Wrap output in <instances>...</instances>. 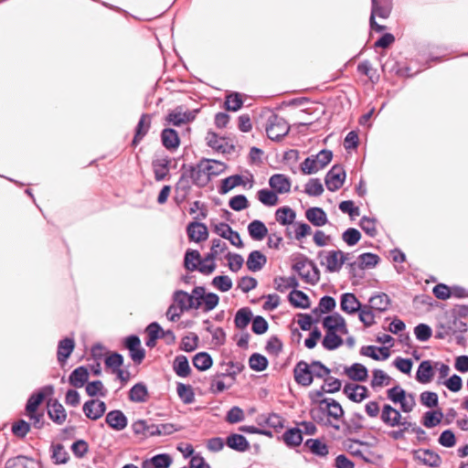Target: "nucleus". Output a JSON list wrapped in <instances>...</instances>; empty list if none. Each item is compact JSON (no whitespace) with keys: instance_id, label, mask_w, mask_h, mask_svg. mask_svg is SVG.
<instances>
[{"instance_id":"31","label":"nucleus","mask_w":468,"mask_h":468,"mask_svg":"<svg viewBox=\"0 0 468 468\" xmlns=\"http://www.w3.org/2000/svg\"><path fill=\"white\" fill-rule=\"evenodd\" d=\"M246 182L244 181V176L239 174L229 176L226 178H223L220 182V185L218 188V192L220 195H226L233 188L239 186H245Z\"/></svg>"},{"instance_id":"14","label":"nucleus","mask_w":468,"mask_h":468,"mask_svg":"<svg viewBox=\"0 0 468 468\" xmlns=\"http://www.w3.org/2000/svg\"><path fill=\"white\" fill-rule=\"evenodd\" d=\"M106 409V403L99 399L87 400L82 407L83 413L91 420L101 419L104 415Z\"/></svg>"},{"instance_id":"19","label":"nucleus","mask_w":468,"mask_h":468,"mask_svg":"<svg viewBox=\"0 0 468 468\" xmlns=\"http://www.w3.org/2000/svg\"><path fill=\"white\" fill-rule=\"evenodd\" d=\"M47 406L49 419L58 425L64 423L67 413L62 404L57 399H49Z\"/></svg>"},{"instance_id":"11","label":"nucleus","mask_w":468,"mask_h":468,"mask_svg":"<svg viewBox=\"0 0 468 468\" xmlns=\"http://www.w3.org/2000/svg\"><path fill=\"white\" fill-rule=\"evenodd\" d=\"M324 329L325 331L338 332L340 335L348 334L346 320L337 312L324 315Z\"/></svg>"},{"instance_id":"41","label":"nucleus","mask_w":468,"mask_h":468,"mask_svg":"<svg viewBox=\"0 0 468 468\" xmlns=\"http://www.w3.org/2000/svg\"><path fill=\"white\" fill-rule=\"evenodd\" d=\"M51 460L54 464H66L69 460V454L61 443H52L50 445Z\"/></svg>"},{"instance_id":"25","label":"nucleus","mask_w":468,"mask_h":468,"mask_svg":"<svg viewBox=\"0 0 468 468\" xmlns=\"http://www.w3.org/2000/svg\"><path fill=\"white\" fill-rule=\"evenodd\" d=\"M269 185L276 194L290 192L291 180L283 174H274L269 179Z\"/></svg>"},{"instance_id":"40","label":"nucleus","mask_w":468,"mask_h":468,"mask_svg":"<svg viewBox=\"0 0 468 468\" xmlns=\"http://www.w3.org/2000/svg\"><path fill=\"white\" fill-rule=\"evenodd\" d=\"M146 332L148 335L153 336L155 339H161L165 337V335H171L172 340H166L167 345L174 344L176 339V335L172 330L168 329L165 331L157 322H152L149 324L146 327Z\"/></svg>"},{"instance_id":"24","label":"nucleus","mask_w":468,"mask_h":468,"mask_svg":"<svg viewBox=\"0 0 468 468\" xmlns=\"http://www.w3.org/2000/svg\"><path fill=\"white\" fill-rule=\"evenodd\" d=\"M170 163L171 159L167 155L152 161V167L155 181H163L168 176L170 171Z\"/></svg>"},{"instance_id":"60","label":"nucleus","mask_w":468,"mask_h":468,"mask_svg":"<svg viewBox=\"0 0 468 468\" xmlns=\"http://www.w3.org/2000/svg\"><path fill=\"white\" fill-rule=\"evenodd\" d=\"M191 296L189 293L184 290H176L173 293V301L177 303L179 310L181 313L188 311V304L191 301Z\"/></svg>"},{"instance_id":"43","label":"nucleus","mask_w":468,"mask_h":468,"mask_svg":"<svg viewBox=\"0 0 468 468\" xmlns=\"http://www.w3.org/2000/svg\"><path fill=\"white\" fill-rule=\"evenodd\" d=\"M173 370L180 378H186L191 374L188 359L184 355H178L173 361Z\"/></svg>"},{"instance_id":"7","label":"nucleus","mask_w":468,"mask_h":468,"mask_svg":"<svg viewBox=\"0 0 468 468\" xmlns=\"http://www.w3.org/2000/svg\"><path fill=\"white\" fill-rule=\"evenodd\" d=\"M346 177V170L341 165H335L326 173L324 181L329 191L340 189Z\"/></svg>"},{"instance_id":"4","label":"nucleus","mask_w":468,"mask_h":468,"mask_svg":"<svg viewBox=\"0 0 468 468\" xmlns=\"http://www.w3.org/2000/svg\"><path fill=\"white\" fill-rule=\"evenodd\" d=\"M266 133L269 139L280 142L290 132V125L284 118L276 113H271L267 122Z\"/></svg>"},{"instance_id":"50","label":"nucleus","mask_w":468,"mask_h":468,"mask_svg":"<svg viewBox=\"0 0 468 468\" xmlns=\"http://www.w3.org/2000/svg\"><path fill=\"white\" fill-rule=\"evenodd\" d=\"M85 390L87 395L91 398L98 396L104 398L107 396V389L104 388L103 383L99 379L88 381L85 386Z\"/></svg>"},{"instance_id":"18","label":"nucleus","mask_w":468,"mask_h":468,"mask_svg":"<svg viewBox=\"0 0 468 468\" xmlns=\"http://www.w3.org/2000/svg\"><path fill=\"white\" fill-rule=\"evenodd\" d=\"M315 315L314 318L309 314H298V324L303 331H309L312 325L322 319V298L319 299L317 305L313 310Z\"/></svg>"},{"instance_id":"48","label":"nucleus","mask_w":468,"mask_h":468,"mask_svg":"<svg viewBox=\"0 0 468 468\" xmlns=\"http://www.w3.org/2000/svg\"><path fill=\"white\" fill-rule=\"evenodd\" d=\"M276 220L282 226L290 225L296 218V213L291 207L284 206L279 207L275 212Z\"/></svg>"},{"instance_id":"27","label":"nucleus","mask_w":468,"mask_h":468,"mask_svg":"<svg viewBox=\"0 0 468 468\" xmlns=\"http://www.w3.org/2000/svg\"><path fill=\"white\" fill-rule=\"evenodd\" d=\"M128 399L133 403H144L149 399L147 386L144 382L135 383L128 392Z\"/></svg>"},{"instance_id":"23","label":"nucleus","mask_w":468,"mask_h":468,"mask_svg":"<svg viewBox=\"0 0 468 468\" xmlns=\"http://www.w3.org/2000/svg\"><path fill=\"white\" fill-rule=\"evenodd\" d=\"M393 9L392 0H371L370 16L387 19Z\"/></svg>"},{"instance_id":"35","label":"nucleus","mask_w":468,"mask_h":468,"mask_svg":"<svg viewBox=\"0 0 468 468\" xmlns=\"http://www.w3.org/2000/svg\"><path fill=\"white\" fill-rule=\"evenodd\" d=\"M321 154L322 150L304 159L301 164V171L303 175H313L322 168V159L319 158Z\"/></svg>"},{"instance_id":"22","label":"nucleus","mask_w":468,"mask_h":468,"mask_svg":"<svg viewBox=\"0 0 468 468\" xmlns=\"http://www.w3.org/2000/svg\"><path fill=\"white\" fill-rule=\"evenodd\" d=\"M362 304L353 292H345L340 297V308L346 314H355L358 313Z\"/></svg>"},{"instance_id":"26","label":"nucleus","mask_w":468,"mask_h":468,"mask_svg":"<svg viewBox=\"0 0 468 468\" xmlns=\"http://www.w3.org/2000/svg\"><path fill=\"white\" fill-rule=\"evenodd\" d=\"M89 377L88 368L85 366H80L69 374L68 381L72 387L80 388L86 386Z\"/></svg>"},{"instance_id":"3","label":"nucleus","mask_w":468,"mask_h":468,"mask_svg":"<svg viewBox=\"0 0 468 468\" xmlns=\"http://www.w3.org/2000/svg\"><path fill=\"white\" fill-rule=\"evenodd\" d=\"M184 267L186 270L198 271L204 275H210L216 270V263L202 264V258L198 250L188 249L184 256Z\"/></svg>"},{"instance_id":"32","label":"nucleus","mask_w":468,"mask_h":468,"mask_svg":"<svg viewBox=\"0 0 468 468\" xmlns=\"http://www.w3.org/2000/svg\"><path fill=\"white\" fill-rule=\"evenodd\" d=\"M267 263V257L261 250H252L249 253L246 265L249 271L256 272L261 271Z\"/></svg>"},{"instance_id":"38","label":"nucleus","mask_w":468,"mask_h":468,"mask_svg":"<svg viewBox=\"0 0 468 468\" xmlns=\"http://www.w3.org/2000/svg\"><path fill=\"white\" fill-rule=\"evenodd\" d=\"M248 233L253 240L261 241L268 235V229L261 220L254 219L248 225Z\"/></svg>"},{"instance_id":"30","label":"nucleus","mask_w":468,"mask_h":468,"mask_svg":"<svg viewBox=\"0 0 468 468\" xmlns=\"http://www.w3.org/2000/svg\"><path fill=\"white\" fill-rule=\"evenodd\" d=\"M434 376L431 360H423L420 363L416 371L415 378L420 384L430 383Z\"/></svg>"},{"instance_id":"62","label":"nucleus","mask_w":468,"mask_h":468,"mask_svg":"<svg viewBox=\"0 0 468 468\" xmlns=\"http://www.w3.org/2000/svg\"><path fill=\"white\" fill-rule=\"evenodd\" d=\"M447 324L448 331H451L452 334L464 333L467 331V323L463 322L461 318L452 315L451 313Z\"/></svg>"},{"instance_id":"49","label":"nucleus","mask_w":468,"mask_h":468,"mask_svg":"<svg viewBox=\"0 0 468 468\" xmlns=\"http://www.w3.org/2000/svg\"><path fill=\"white\" fill-rule=\"evenodd\" d=\"M342 335H340L338 332L325 331V335H324V348L328 350L337 349L344 343Z\"/></svg>"},{"instance_id":"8","label":"nucleus","mask_w":468,"mask_h":468,"mask_svg":"<svg viewBox=\"0 0 468 468\" xmlns=\"http://www.w3.org/2000/svg\"><path fill=\"white\" fill-rule=\"evenodd\" d=\"M54 394V386L46 385L40 388L38 390L33 392L27 399L26 404V412L34 413L37 411L38 407L43 403L47 397H50Z\"/></svg>"},{"instance_id":"1","label":"nucleus","mask_w":468,"mask_h":468,"mask_svg":"<svg viewBox=\"0 0 468 468\" xmlns=\"http://www.w3.org/2000/svg\"><path fill=\"white\" fill-rule=\"evenodd\" d=\"M324 426H330L336 431L341 429V423H344V410L341 404L332 398H324Z\"/></svg>"},{"instance_id":"42","label":"nucleus","mask_w":468,"mask_h":468,"mask_svg":"<svg viewBox=\"0 0 468 468\" xmlns=\"http://www.w3.org/2000/svg\"><path fill=\"white\" fill-rule=\"evenodd\" d=\"M288 301L294 308L306 309L310 306L308 295L300 290H292L288 295Z\"/></svg>"},{"instance_id":"56","label":"nucleus","mask_w":468,"mask_h":468,"mask_svg":"<svg viewBox=\"0 0 468 468\" xmlns=\"http://www.w3.org/2000/svg\"><path fill=\"white\" fill-rule=\"evenodd\" d=\"M208 163H203V169L211 179L212 176H216L224 172L226 165L224 163L213 159H208Z\"/></svg>"},{"instance_id":"33","label":"nucleus","mask_w":468,"mask_h":468,"mask_svg":"<svg viewBox=\"0 0 468 468\" xmlns=\"http://www.w3.org/2000/svg\"><path fill=\"white\" fill-rule=\"evenodd\" d=\"M391 303L389 296L385 292H376L368 300V305L374 311L386 312Z\"/></svg>"},{"instance_id":"2","label":"nucleus","mask_w":468,"mask_h":468,"mask_svg":"<svg viewBox=\"0 0 468 468\" xmlns=\"http://www.w3.org/2000/svg\"><path fill=\"white\" fill-rule=\"evenodd\" d=\"M312 365L314 367L318 368V370L314 372L310 368V366L304 361H300L296 364L293 373L294 379L299 385L304 387L311 385L314 376L318 378H322V361H314Z\"/></svg>"},{"instance_id":"53","label":"nucleus","mask_w":468,"mask_h":468,"mask_svg":"<svg viewBox=\"0 0 468 468\" xmlns=\"http://www.w3.org/2000/svg\"><path fill=\"white\" fill-rule=\"evenodd\" d=\"M443 418V413L441 410H428L424 413L422 417V424L426 428H433L439 425Z\"/></svg>"},{"instance_id":"63","label":"nucleus","mask_w":468,"mask_h":468,"mask_svg":"<svg viewBox=\"0 0 468 468\" xmlns=\"http://www.w3.org/2000/svg\"><path fill=\"white\" fill-rule=\"evenodd\" d=\"M359 226L370 238H375L377 236L378 231L376 229V218L363 216L359 220Z\"/></svg>"},{"instance_id":"5","label":"nucleus","mask_w":468,"mask_h":468,"mask_svg":"<svg viewBox=\"0 0 468 468\" xmlns=\"http://www.w3.org/2000/svg\"><path fill=\"white\" fill-rule=\"evenodd\" d=\"M292 269L307 282L314 283L319 280L318 269L304 256H300L294 260Z\"/></svg>"},{"instance_id":"15","label":"nucleus","mask_w":468,"mask_h":468,"mask_svg":"<svg viewBox=\"0 0 468 468\" xmlns=\"http://www.w3.org/2000/svg\"><path fill=\"white\" fill-rule=\"evenodd\" d=\"M343 393L356 403H360L369 397V391L366 386L349 382L344 386Z\"/></svg>"},{"instance_id":"58","label":"nucleus","mask_w":468,"mask_h":468,"mask_svg":"<svg viewBox=\"0 0 468 468\" xmlns=\"http://www.w3.org/2000/svg\"><path fill=\"white\" fill-rule=\"evenodd\" d=\"M185 114L183 106H177L173 111H170L165 116V122L168 124L179 127L185 124Z\"/></svg>"},{"instance_id":"17","label":"nucleus","mask_w":468,"mask_h":468,"mask_svg":"<svg viewBox=\"0 0 468 468\" xmlns=\"http://www.w3.org/2000/svg\"><path fill=\"white\" fill-rule=\"evenodd\" d=\"M188 239L195 242L205 241L208 238L207 227L197 220L190 222L186 227Z\"/></svg>"},{"instance_id":"20","label":"nucleus","mask_w":468,"mask_h":468,"mask_svg":"<svg viewBox=\"0 0 468 468\" xmlns=\"http://www.w3.org/2000/svg\"><path fill=\"white\" fill-rule=\"evenodd\" d=\"M75 348V340L73 337H65L58 341L57 350V359L62 367L66 364Z\"/></svg>"},{"instance_id":"16","label":"nucleus","mask_w":468,"mask_h":468,"mask_svg":"<svg viewBox=\"0 0 468 468\" xmlns=\"http://www.w3.org/2000/svg\"><path fill=\"white\" fill-rule=\"evenodd\" d=\"M105 422L111 429L121 431L127 427L128 418L121 410H112L106 414Z\"/></svg>"},{"instance_id":"12","label":"nucleus","mask_w":468,"mask_h":468,"mask_svg":"<svg viewBox=\"0 0 468 468\" xmlns=\"http://www.w3.org/2000/svg\"><path fill=\"white\" fill-rule=\"evenodd\" d=\"M208 162V159L203 158L196 165H190L186 166V171L188 172V176L191 178L193 185L198 187H204L209 183L210 178L209 176H207V174L203 169V163Z\"/></svg>"},{"instance_id":"54","label":"nucleus","mask_w":468,"mask_h":468,"mask_svg":"<svg viewBox=\"0 0 468 468\" xmlns=\"http://www.w3.org/2000/svg\"><path fill=\"white\" fill-rule=\"evenodd\" d=\"M176 392L184 404H191L195 400V392L190 385L177 383Z\"/></svg>"},{"instance_id":"61","label":"nucleus","mask_w":468,"mask_h":468,"mask_svg":"<svg viewBox=\"0 0 468 468\" xmlns=\"http://www.w3.org/2000/svg\"><path fill=\"white\" fill-rule=\"evenodd\" d=\"M198 335L195 333H190L182 338L179 348L187 353L193 352L198 347Z\"/></svg>"},{"instance_id":"55","label":"nucleus","mask_w":468,"mask_h":468,"mask_svg":"<svg viewBox=\"0 0 468 468\" xmlns=\"http://www.w3.org/2000/svg\"><path fill=\"white\" fill-rule=\"evenodd\" d=\"M357 314L358 319L364 326L370 327L376 323L374 310L367 303L362 304Z\"/></svg>"},{"instance_id":"57","label":"nucleus","mask_w":468,"mask_h":468,"mask_svg":"<svg viewBox=\"0 0 468 468\" xmlns=\"http://www.w3.org/2000/svg\"><path fill=\"white\" fill-rule=\"evenodd\" d=\"M258 199L267 207H273L278 203V195L272 189L262 188L258 191Z\"/></svg>"},{"instance_id":"39","label":"nucleus","mask_w":468,"mask_h":468,"mask_svg":"<svg viewBox=\"0 0 468 468\" xmlns=\"http://www.w3.org/2000/svg\"><path fill=\"white\" fill-rule=\"evenodd\" d=\"M253 313L250 307L239 308L234 316L235 327L244 330L252 321Z\"/></svg>"},{"instance_id":"36","label":"nucleus","mask_w":468,"mask_h":468,"mask_svg":"<svg viewBox=\"0 0 468 468\" xmlns=\"http://www.w3.org/2000/svg\"><path fill=\"white\" fill-rule=\"evenodd\" d=\"M346 373L352 381L364 382L368 378V370L366 366L360 363H354L346 368Z\"/></svg>"},{"instance_id":"37","label":"nucleus","mask_w":468,"mask_h":468,"mask_svg":"<svg viewBox=\"0 0 468 468\" xmlns=\"http://www.w3.org/2000/svg\"><path fill=\"white\" fill-rule=\"evenodd\" d=\"M364 416L359 412H353L350 419L346 420L344 419V423H341V428L343 427L346 434L358 432L363 429Z\"/></svg>"},{"instance_id":"6","label":"nucleus","mask_w":468,"mask_h":468,"mask_svg":"<svg viewBox=\"0 0 468 468\" xmlns=\"http://www.w3.org/2000/svg\"><path fill=\"white\" fill-rule=\"evenodd\" d=\"M122 346L129 351V356L135 365H140L145 358V350L142 346L141 339L137 335H130L123 338Z\"/></svg>"},{"instance_id":"64","label":"nucleus","mask_w":468,"mask_h":468,"mask_svg":"<svg viewBox=\"0 0 468 468\" xmlns=\"http://www.w3.org/2000/svg\"><path fill=\"white\" fill-rule=\"evenodd\" d=\"M357 265L358 264L356 262V261H348L346 265L348 273V278L356 282L365 278L364 270H362V268Z\"/></svg>"},{"instance_id":"52","label":"nucleus","mask_w":468,"mask_h":468,"mask_svg":"<svg viewBox=\"0 0 468 468\" xmlns=\"http://www.w3.org/2000/svg\"><path fill=\"white\" fill-rule=\"evenodd\" d=\"M243 99L239 92H231L225 98L224 107L229 112H238L243 106Z\"/></svg>"},{"instance_id":"47","label":"nucleus","mask_w":468,"mask_h":468,"mask_svg":"<svg viewBox=\"0 0 468 468\" xmlns=\"http://www.w3.org/2000/svg\"><path fill=\"white\" fill-rule=\"evenodd\" d=\"M303 439V431L297 427L290 428L283 433V441L289 447L299 446Z\"/></svg>"},{"instance_id":"44","label":"nucleus","mask_w":468,"mask_h":468,"mask_svg":"<svg viewBox=\"0 0 468 468\" xmlns=\"http://www.w3.org/2000/svg\"><path fill=\"white\" fill-rule=\"evenodd\" d=\"M331 369L324 365V393H335L340 390L342 382L339 378L330 377Z\"/></svg>"},{"instance_id":"13","label":"nucleus","mask_w":468,"mask_h":468,"mask_svg":"<svg viewBox=\"0 0 468 468\" xmlns=\"http://www.w3.org/2000/svg\"><path fill=\"white\" fill-rule=\"evenodd\" d=\"M214 231L221 238L229 240L233 246L237 248H243L244 243L240 238L239 233L232 229V228L228 223L220 222L215 225Z\"/></svg>"},{"instance_id":"34","label":"nucleus","mask_w":468,"mask_h":468,"mask_svg":"<svg viewBox=\"0 0 468 468\" xmlns=\"http://www.w3.org/2000/svg\"><path fill=\"white\" fill-rule=\"evenodd\" d=\"M226 445L239 452H244L250 448L249 441L244 435L239 433H230L226 439Z\"/></svg>"},{"instance_id":"59","label":"nucleus","mask_w":468,"mask_h":468,"mask_svg":"<svg viewBox=\"0 0 468 468\" xmlns=\"http://www.w3.org/2000/svg\"><path fill=\"white\" fill-rule=\"evenodd\" d=\"M186 165H182V173L178 179V181L176 184V191H182L186 194L190 193L191 186H192V180L188 176V172L186 171Z\"/></svg>"},{"instance_id":"10","label":"nucleus","mask_w":468,"mask_h":468,"mask_svg":"<svg viewBox=\"0 0 468 468\" xmlns=\"http://www.w3.org/2000/svg\"><path fill=\"white\" fill-rule=\"evenodd\" d=\"M349 253H346L340 250H331L327 251L325 258V268L328 272H338L347 260Z\"/></svg>"},{"instance_id":"46","label":"nucleus","mask_w":468,"mask_h":468,"mask_svg":"<svg viewBox=\"0 0 468 468\" xmlns=\"http://www.w3.org/2000/svg\"><path fill=\"white\" fill-rule=\"evenodd\" d=\"M193 366L199 371H206L213 365V358L206 351L197 353L192 358Z\"/></svg>"},{"instance_id":"28","label":"nucleus","mask_w":468,"mask_h":468,"mask_svg":"<svg viewBox=\"0 0 468 468\" xmlns=\"http://www.w3.org/2000/svg\"><path fill=\"white\" fill-rule=\"evenodd\" d=\"M173 459L168 453H158L146 459L142 463V468H169Z\"/></svg>"},{"instance_id":"9","label":"nucleus","mask_w":468,"mask_h":468,"mask_svg":"<svg viewBox=\"0 0 468 468\" xmlns=\"http://www.w3.org/2000/svg\"><path fill=\"white\" fill-rule=\"evenodd\" d=\"M412 456L415 461L431 468H438L442 463L440 454L431 449L412 450Z\"/></svg>"},{"instance_id":"21","label":"nucleus","mask_w":468,"mask_h":468,"mask_svg":"<svg viewBox=\"0 0 468 468\" xmlns=\"http://www.w3.org/2000/svg\"><path fill=\"white\" fill-rule=\"evenodd\" d=\"M162 145L170 152H175L180 145L178 133L173 128H164L160 134Z\"/></svg>"},{"instance_id":"51","label":"nucleus","mask_w":468,"mask_h":468,"mask_svg":"<svg viewBox=\"0 0 468 468\" xmlns=\"http://www.w3.org/2000/svg\"><path fill=\"white\" fill-rule=\"evenodd\" d=\"M269 366L267 357L260 353H253L249 358V367L256 372L264 371Z\"/></svg>"},{"instance_id":"45","label":"nucleus","mask_w":468,"mask_h":468,"mask_svg":"<svg viewBox=\"0 0 468 468\" xmlns=\"http://www.w3.org/2000/svg\"><path fill=\"white\" fill-rule=\"evenodd\" d=\"M356 262L364 271L367 269L375 268L380 261V257L373 252H364L356 257Z\"/></svg>"},{"instance_id":"29","label":"nucleus","mask_w":468,"mask_h":468,"mask_svg":"<svg viewBox=\"0 0 468 468\" xmlns=\"http://www.w3.org/2000/svg\"><path fill=\"white\" fill-rule=\"evenodd\" d=\"M310 399L312 400L313 408L310 414L314 421L317 424L322 423V387L319 389L311 391L309 393Z\"/></svg>"}]
</instances>
